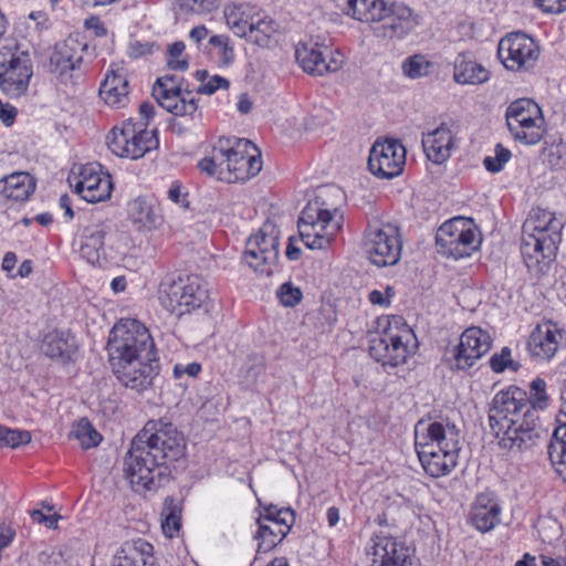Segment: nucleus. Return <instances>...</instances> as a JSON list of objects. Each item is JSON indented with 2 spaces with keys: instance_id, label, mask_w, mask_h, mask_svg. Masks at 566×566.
<instances>
[{
  "instance_id": "nucleus-1",
  "label": "nucleus",
  "mask_w": 566,
  "mask_h": 566,
  "mask_svg": "<svg viewBox=\"0 0 566 566\" xmlns=\"http://www.w3.org/2000/svg\"><path fill=\"white\" fill-rule=\"evenodd\" d=\"M185 455L186 440L176 426L149 420L133 439L124 470L132 484L151 491L169 481V467Z\"/></svg>"
},
{
  "instance_id": "nucleus-2",
  "label": "nucleus",
  "mask_w": 566,
  "mask_h": 566,
  "mask_svg": "<svg viewBox=\"0 0 566 566\" xmlns=\"http://www.w3.org/2000/svg\"><path fill=\"white\" fill-rule=\"evenodd\" d=\"M489 422L503 449L522 450L538 438L537 411L527 392L515 386H510L493 397Z\"/></svg>"
},
{
  "instance_id": "nucleus-3",
  "label": "nucleus",
  "mask_w": 566,
  "mask_h": 566,
  "mask_svg": "<svg viewBox=\"0 0 566 566\" xmlns=\"http://www.w3.org/2000/svg\"><path fill=\"white\" fill-rule=\"evenodd\" d=\"M200 82L196 93L182 88L184 78L178 75L165 74L153 85V96L167 112L178 117H191L198 112L197 94L212 95L219 90H228L230 83L220 75L209 76L206 70L196 72Z\"/></svg>"
},
{
  "instance_id": "nucleus-4",
  "label": "nucleus",
  "mask_w": 566,
  "mask_h": 566,
  "mask_svg": "<svg viewBox=\"0 0 566 566\" xmlns=\"http://www.w3.org/2000/svg\"><path fill=\"white\" fill-rule=\"evenodd\" d=\"M201 172L224 182L245 181L262 170L261 151L256 144H235V147L213 145L210 156L202 158Z\"/></svg>"
},
{
  "instance_id": "nucleus-5",
  "label": "nucleus",
  "mask_w": 566,
  "mask_h": 566,
  "mask_svg": "<svg viewBox=\"0 0 566 566\" xmlns=\"http://www.w3.org/2000/svg\"><path fill=\"white\" fill-rule=\"evenodd\" d=\"M563 221L549 210L535 208L523 224L522 252L536 262L555 256L562 242Z\"/></svg>"
},
{
  "instance_id": "nucleus-6",
  "label": "nucleus",
  "mask_w": 566,
  "mask_h": 566,
  "mask_svg": "<svg viewBox=\"0 0 566 566\" xmlns=\"http://www.w3.org/2000/svg\"><path fill=\"white\" fill-rule=\"evenodd\" d=\"M107 350L109 364L135 358L156 360L155 344L148 329L134 318H123L114 325Z\"/></svg>"
},
{
  "instance_id": "nucleus-7",
  "label": "nucleus",
  "mask_w": 566,
  "mask_h": 566,
  "mask_svg": "<svg viewBox=\"0 0 566 566\" xmlns=\"http://www.w3.org/2000/svg\"><path fill=\"white\" fill-rule=\"evenodd\" d=\"M415 338L413 331L401 317L391 316L382 332L370 339L369 354L385 367H397L407 363Z\"/></svg>"
},
{
  "instance_id": "nucleus-8",
  "label": "nucleus",
  "mask_w": 566,
  "mask_h": 566,
  "mask_svg": "<svg viewBox=\"0 0 566 566\" xmlns=\"http://www.w3.org/2000/svg\"><path fill=\"white\" fill-rule=\"evenodd\" d=\"M33 76V63L28 51L18 44L0 48V90L9 98L23 96Z\"/></svg>"
},
{
  "instance_id": "nucleus-9",
  "label": "nucleus",
  "mask_w": 566,
  "mask_h": 566,
  "mask_svg": "<svg viewBox=\"0 0 566 566\" xmlns=\"http://www.w3.org/2000/svg\"><path fill=\"white\" fill-rule=\"evenodd\" d=\"M364 249L368 260L379 268L397 264L402 250L399 228L389 222L369 223L364 232Z\"/></svg>"
},
{
  "instance_id": "nucleus-10",
  "label": "nucleus",
  "mask_w": 566,
  "mask_h": 566,
  "mask_svg": "<svg viewBox=\"0 0 566 566\" xmlns=\"http://www.w3.org/2000/svg\"><path fill=\"white\" fill-rule=\"evenodd\" d=\"M280 230L272 221L249 237L242 261L254 272L271 275L279 260Z\"/></svg>"
},
{
  "instance_id": "nucleus-11",
  "label": "nucleus",
  "mask_w": 566,
  "mask_h": 566,
  "mask_svg": "<svg viewBox=\"0 0 566 566\" xmlns=\"http://www.w3.org/2000/svg\"><path fill=\"white\" fill-rule=\"evenodd\" d=\"M479 244L476 227L471 219L463 217L444 222L436 234L438 253L455 260L471 255Z\"/></svg>"
},
{
  "instance_id": "nucleus-12",
  "label": "nucleus",
  "mask_w": 566,
  "mask_h": 566,
  "mask_svg": "<svg viewBox=\"0 0 566 566\" xmlns=\"http://www.w3.org/2000/svg\"><path fill=\"white\" fill-rule=\"evenodd\" d=\"M207 298L206 285L196 275L163 284L159 296L160 304L178 317L199 308Z\"/></svg>"
},
{
  "instance_id": "nucleus-13",
  "label": "nucleus",
  "mask_w": 566,
  "mask_h": 566,
  "mask_svg": "<svg viewBox=\"0 0 566 566\" xmlns=\"http://www.w3.org/2000/svg\"><path fill=\"white\" fill-rule=\"evenodd\" d=\"M507 127L515 139L535 143L546 134V122L539 105L531 98L513 101L505 113Z\"/></svg>"
},
{
  "instance_id": "nucleus-14",
  "label": "nucleus",
  "mask_w": 566,
  "mask_h": 566,
  "mask_svg": "<svg viewBox=\"0 0 566 566\" xmlns=\"http://www.w3.org/2000/svg\"><path fill=\"white\" fill-rule=\"evenodd\" d=\"M67 180L75 192L87 202L96 203L111 198L112 178L96 163L73 165Z\"/></svg>"
},
{
  "instance_id": "nucleus-15",
  "label": "nucleus",
  "mask_w": 566,
  "mask_h": 566,
  "mask_svg": "<svg viewBox=\"0 0 566 566\" xmlns=\"http://www.w3.org/2000/svg\"><path fill=\"white\" fill-rule=\"evenodd\" d=\"M295 59L301 69L314 76L336 73L345 64L344 53L336 48L319 42H301L295 49Z\"/></svg>"
},
{
  "instance_id": "nucleus-16",
  "label": "nucleus",
  "mask_w": 566,
  "mask_h": 566,
  "mask_svg": "<svg viewBox=\"0 0 566 566\" xmlns=\"http://www.w3.org/2000/svg\"><path fill=\"white\" fill-rule=\"evenodd\" d=\"M541 48L538 43L522 31L506 34L499 42L497 55L504 67L510 71L520 72L533 69L539 57Z\"/></svg>"
},
{
  "instance_id": "nucleus-17",
  "label": "nucleus",
  "mask_w": 566,
  "mask_h": 566,
  "mask_svg": "<svg viewBox=\"0 0 566 566\" xmlns=\"http://www.w3.org/2000/svg\"><path fill=\"white\" fill-rule=\"evenodd\" d=\"M133 72L127 62L112 61L98 87V96L105 105L114 109L126 108L132 99Z\"/></svg>"
},
{
  "instance_id": "nucleus-18",
  "label": "nucleus",
  "mask_w": 566,
  "mask_h": 566,
  "mask_svg": "<svg viewBox=\"0 0 566 566\" xmlns=\"http://www.w3.org/2000/svg\"><path fill=\"white\" fill-rule=\"evenodd\" d=\"M490 334L480 327L467 328L460 336L459 344L452 349L450 365L454 369H470L476 360L491 349Z\"/></svg>"
},
{
  "instance_id": "nucleus-19",
  "label": "nucleus",
  "mask_w": 566,
  "mask_h": 566,
  "mask_svg": "<svg viewBox=\"0 0 566 566\" xmlns=\"http://www.w3.org/2000/svg\"><path fill=\"white\" fill-rule=\"evenodd\" d=\"M565 331L554 321H544L531 332L527 350L536 361H551L563 348Z\"/></svg>"
},
{
  "instance_id": "nucleus-20",
  "label": "nucleus",
  "mask_w": 566,
  "mask_h": 566,
  "mask_svg": "<svg viewBox=\"0 0 566 566\" xmlns=\"http://www.w3.org/2000/svg\"><path fill=\"white\" fill-rule=\"evenodd\" d=\"M403 144H373L368 157L369 171L384 179L399 176L406 165Z\"/></svg>"
},
{
  "instance_id": "nucleus-21",
  "label": "nucleus",
  "mask_w": 566,
  "mask_h": 566,
  "mask_svg": "<svg viewBox=\"0 0 566 566\" xmlns=\"http://www.w3.org/2000/svg\"><path fill=\"white\" fill-rule=\"evenodd\" d=\"M156 360L146 358L127 359L111 364L117 379L127 388L143 392L153 386L154 378L158 375Z\"/></svg>"
},
{
  "instance_id": "nucleus-22",
  "label": "nucleus",
  "mask_w": 566,
  "mask_h": 566,
  "mask_svg": "<svg viewBox=\"0 0 566 566\" xmlns=\"http://www.w3.org/2000/svg\"><path fill=\"white\" fill-rule=\"evenodd\" d=\"M306 210H302L297 227L301 240L311 250H323L331 245L342 229L339 220H331L317 216L306 218Z\"/></svg>"
},
{
  "instance_id": "nucleus-23",
  "label": "nucleus",
  "mask_w": 566,
  "mask_h": 566,
  "mask_svg": "<svg viewBox=\"0 0 566 566\" xmlns=\"http://www.w3.org/2000/svg\"><path fill=\"white\" fill-rule=\"evenodd\" d=\"M448 442L443 451L434 452L430 444L422 447V454L419 457L421 465L427 474L432 478L448 475L457 465L458 453L460 450L459 441L448 437Z\"/></svg>"
},
{
  "instance_id": "nucleus-24",
  "label": "nucleus",
  "mask_w": 566,
  "mask_h": 566,
  "mask_svg": "<svg viewBox=\"0 0 566 566\" xmlns=\"http://www.w3.org/2000/svg\"><path fill=\"white\" fill-rule=\"evenodd\" d=\"M448 437H452L454 441H459V432L453 424H443L434 421L426 423L419 421L415 428V446L418 458L422 454V447L430 444L434 452H441L448 442Z\"/></svg>"
},
{
  "instance_id": "nucleus-25",
  "label": "nucleus",
  "mask_w": 566,
  "mask_h": 566,
  "mask_svg": "<svg viewBox=\"0 0 566 566\" xmlns=\"http://www.w3.org/2000/svg\"><path fill=\"white\" fill-rule=\"evenodd\" d=\"M343 191L334 186L321 187L316 190L315 196L311 199L303 210H306V218H317V216L331 220H339L342 222V214L339 207L343 202Z\"/></svg>"
},
{
  "instance_id": "nucleus-26",
  "label": "nucleus",
  "mask_w": 566,
  "mask_h": 566,
  "mask_svg": "<svg viewBox=\"0 0 566 566\" xmlns=\"http://www.w3.org/2000/svg\"><path fill=\"white\" fill-rule=\"evenodd\" d=\"M411 566L409 548L390 536H376L370 566Z\"/></svg>"
},
{
  "instance_id": "nucleus-27",
  "label": "nucleus",
  "mask_w": 566,
  "mask_h": 566,
  "mask_svg": "<svg viewBox=\"0 0 566 566\" xmlns=\"http://www.w3.org/2000/svg\"><path fill=\"white\" fill-rule=\"evenodd\" d=\"M334 2L343 14L369 24L385 20L389 4L385 0H334Z\"/></svg>"
},
{
  "instance_id": "nucleus-28",
  "label": "nucleus",
  "mask_w": 566,
  "mask_h": 566,
  "mask_svg": "<svg viewBox=\"0 0 566 566\" xmlns=\"http://www.w3.org/2000/svg\"><path fill=\"white\" fill-rule=\"evenodd\" d=\"M334 2L343 14L369 24L385 20L389 4L385 0H334Z\"/></svg>"
},
{
  "instance_id": "nucleus-29",
  "label": "nucleus",
  "mask_w": 566,
  "mask_h": 566,
  "mask_svg": "<svg viewBox=\"0 0 566 566\" xmlns=\"http://www.w3.org/2000/svg\"><path fill=\"white\" fill-rule=\"evenodd\" d=\"M109 231L111 226L104 221L88 224L83 229L78 251L90 264H99L105 259L104 240Z\"/></svg>"
},
{
  "instance_id": "nucleus-30",
  "label": "nucleus",
  "mask_w": 566,
  "mask_h": 566,
  "mask_svg": "<svg viewBox=\"0 0 566 566\" xmlns=\"http://www.w3.org/2000/svg\"><path fill=\"white\" fill-rule=\"evenodd\" d=\"M491 72L470 51L461 52L453 62V80L460 85H480L490 80Z\"/></svg>"
},
{
  "instance_id": "nucleus-31",
  "label": "nucleus",
  "mask_w": 566,
  "mask_h": 566,
  "mask_svg": "<svg viewBox=\"0 0 566 566\" xmlns=\"http://www.w3.org/2000/svg\"><path fill=\"white\" fill-rule=\"evenodd\" d=\"M85 49V44H82L76 39L69 38L56 46L50 59L51 65L61 75L73 71L82 64Z\"/></svg>"
},
{
  "instance_id": "nucleus-32",
  "label": "nucleus",
  "mask_w": 566,
  "mask_h": 566,
  "mask_svg": "<svg viewBox=\"0 0 566 566\" xmlns=\"http://www.w3.org/2000/svg\"><path fill=\"white\" fill-rule=\"evenodd\" d=\"M108 142H158L155 127L147 128L145 122L128 118L115 125L107 135Z\"/></svg>"
},
{
  "instance_id": "nucleus-33",
  "label": "nucleus",
  "mask_w": 566,
  "mask_h": 566,
  "mask_svg": "<svg viewBox=\"0 0 566 566\" xmlns=\"http://www.w3.org/2000/svg\"><path fill=\"white\" fill-rule=\"evenodd\" d=\"M388 12L385 22V27L390 30L391 36L399 39L406 36L419 24V17L409 7L402 3H390L387 7Z\"/></svg>"
},
{
  "instance_id": "nucleus-34",
  "label": "nucleus",
  "mask_w": 566,
  "mask_h": 566,
  "mask_svg": "<svg viewBox=\"0 0 566 566\" xmlns=\"http://www.w3.org/2000/svg\"><path fill=\"white\" fill-rule=\"evenodd\" d=\"M127 216L138 231H151L161 224V217L156 213L151 200L137 197L127 203Z\"/></svg>"
},
{
  "instance_id": "nucleus-35",
  "label": "nucleus",
  "mask_w": 566,
  "mask_h": 566,
  "mask_svg": "<svg viewBox=\"0 0 566 566\" xmlns=\"http://www.w3.org/2000/svg\"><path fill=\"white\" fill-rule=\"evenodd\" d=\"M35 181L27 172H14L0 179V198L25 201L33 193Z\"/></svg>"
},
{
  "instance_id": "nucleus-36",
  "label": "nucleus",
  "mask_w": 566,
  "mask_h": 566,
  "mask_svg": "<svg viewBox=\"0 0 566 566\" xmlns=\"http://www.w3.org/2000/svg\"><path fill=\"white\" fill-rule=\"evenodd\" d=\"M262 9L249 3H233L224 9V18L229 28L238 36L245 34L247 30L253 25Z\"/></svg>"
},
{
  "instance_id": "nucleus-37",
  "label": "nucleus",
  "mask_w": 566,
  "mask_h": 566,
  "mask_svg": "<svg viewBox=\"0 0 566 566\" xmlns=\"http://www.w3.org/2000/svg\"><path fill=\"white\" fill-rule=\"evenodd\" d=\"M277 33L279 24L264 10H262L253 25H251L241 38H245L249 42L261 48H270L276 42Z\"/></svg>"
},
{
  "instance_id": "nucleus-38",
  "label": "nucleus",
  "mask_w": 566,
  "mask_h": 566,
  "mask_svg": "<svg viewBox=\"0 0 566 566\" xmlns=\"http://www.w3.org/2000/svg\"><path fill=\"white\" fill-rule=\"evenodd\" d=\"M500 505L486 496H479L472 506L471 523L480 532H489L500 522Z\"/></svg>"
},
{
  "instance_id": "nucleus-39",
  "label": "nucleus",
  "mask_w": 566,
  "mask_h": 566,
  "mask_svg": "<svg viewBox=\"0 0 566 566\" xmlns=\"http://www.w3.org/2000/svg\"><path fill=\"white\" fill-rule=\"evenodd\" d=\"M75 348L74 339L62 332L49 333L42 343V350L46 356L63 361L71 358Z\"/></svg>"
},
{
  "instance_id": "nucleus-40",
  "label": "nucleus",
  "mask_w": 566,
  "mask_h": 566,
  "mask_svg": "<svg viewBox=\"0 0 566 566\" xmlns=\"http://www.w3.org/2000/svg\"><path fill=\"white\" fill-rule=\"evenodd\" d=\"M259 530L255 538L259 541L258 553H268L275 548L285 537L286 533L276 523L269 521L258 522Z\"/></svg>"
},
{
  "instance_id": "nucleus-41",
  "label": "nucleus",
  "mask_w": 566,
  "mask_h": 566,
  "mask_svg": "<svg viewBox=\"0 0 566 566\" xmlns=\"http://www.w3.org/2000/svg\"><path fill=\"white\" fill-rule=\"evenodd\" d=\"M153 549V545L146 539L137 538L125 542L118 552L133 558L135 563L142 564V566H146V564L154 566Z\"/></svg>"
},
{
  "instance_id": "nucleus-42",
  "label": "nucleus",
  "mask_w": 566,
  "mask_h": 566,
  "mask_svg": "<svg viewBox=\"0 0 566 566\" xmlns=\"http://www.w3.org/2000/svg\"><path fill=\"white\" fill-rule=\"evenodd\" d=\"M161 528L164 534L172 538L178 535L181 527V509L172 497H167L161 512Z\"/></svg>"
},
{
  "instance_id": "nucleus-43",
  "label": "nucleus",
  "mask_w": 566,
  "mask_h": 566,
  "mask_svg": "<svg viewBox=\"0 0 566 566\" xmlns=\"http://www.w3.org/2000/svg\"><path fill=\"white\" fill-rule=\"evenodd\" d=\"M69 437L76 439L83 449L97 447L102 441V436L86 418H82L73 424Z\"/></svg>"
},
{
  "instance_id": "nucleus-44",
  "label": "nucleus",
  "mask_w": 566,
  "mask_h": 566,
  "mask_svg": "<svg viewBox=\"0 0 566 566\" xmlns=\"http://www.w3.org/2000/svg\"><path fill=\"white\" fill-rule=\"evenodd\" d=\"M401 69L407 77L416 80L431 74L433 63L423 54H413L402 62Z\"/></svg>"
},
{
  "instance_id": "nucleus-45",
  "label": "nucleus",
  "mask_w": 566,
  "mask_h": 566,
  "mask_svg": "<svg viewBox=\"0 0 566 566\" xmlns=\"http://www.w3.org/2000/svg\"><path fill=\"white\" fill-rule=\"evenodd\" d=\"M144 145L145 144H108V148L119 158L137 160L158 147V144H155L154 147H145Z\"/></svg>"
},
{
  "instance_id": "nucleus-46",
  "label": "nucleus",
  "mask_w": 566,
  "mask_h": 566,
  "mask_svg": "<svg viewBox=\"0 0 566 566\" xmlns=\"http://www.w3.org/2000/svg\"><path fill=\"white\" fill-rule=\"evenodd\" d=\"M186 45L182 41L170 44L166 52V63L169 70L184 72L189 66L188 56L185 53Z\"/></svg>"
},
{
  "instance_id": "nucleus-47",
  "label": "nucleus",
  "mask_w": 566,
  "mask_h": 566,
  "mask_svg": "<svg viewBox=\"0 0 566 566\" xmlns=\"http://www.w3.org/2000/svg\"><path fill=\"white\" fill-rule=\"evenodd\" d=\"M549 458L556 473L566 482V439H554Z\"/></svg>"
},
{
  "instance_id": "nucleus-48",
  "label": "nucleus",
  "mask_w": 566,
  "mask_h": 566,
  "mask_svg": "<svg viewBox=\"0 0 566 566\" xmlns=\"http://www.w3.org/2000/svg\"><path fill=\"white\" fill-rule=\"evenodd\" d=\"M31 441V433L25 430L10 429L0 426V446L8 448H18L28 444Z\"/></svg>"
},
{
  "instance_id": "nucleus-49",
  "label": "nucleus",
  "mask_w": 566,
  "mask_h": 566,
  "mask_svg": "<svg viewBox=\"0 0 566 566\" xmlns=\"http://www.w3.org/2000/svg\"><path fill=\"white\" fill-rule=\"evenodd\" d=\"M182 11L207 14L219 10L221 0H176Z\"/></svg>"
},
{
  "instance_id": "nucleus-50",
  "label": "nucleus",
  "mask_w": 566,
  "mask_h": 566,
  "mask_svg": "<svg viewBox=\"0 0 566 566\" xmlns=\"http://www.w3.org/2000/svg\"><path fill=\"white\" fill-rule=\"evenodd\" d=\"M490 366L495 373H502L506 368L516 371L520 368V364L512 359L509 347H503L500 353H495L490 359Z\"/></svg>"
},
{
  "instance_id": "nucleus-51",
  "label": "nucleus",
  "mask_w": 566,
  "mask_h": 566,
  "mask_svg": "<svg viewBox=\"0 0 566 566\" xmlns=\"http://www.w3.org/2000/svg\"><path fill=\"white\" fill-rule=\"evenodd\" d=\"M452 145L453 144H420L427 158L437 165L444 163L450 157Z\"/></svg>"
},
{
  "instance_id": "nucleus-52",
  "label": "nucleus",
  "mask_w": 566,
  "mask_h": 566,
  "mask_svg": "<svg viewBox=\"0 0 566 566\" xmlns=\"http://www.w3.org/2000/svg\"><path fill=\"white\" fill-rule=\"evenodd\" d=\"M209 44L218 49V55L224 63H230L234 59V50L230 43V38L224 34L212 35L209 39Z\"/></svg>"
},
{
  "instance_id": "nucleus-53",
  "label": "nucleus",
  "mask_w": 566,
  "mask_h": 566,
  "mask_svg": "<svg viewBox=\"0 0 566 566\" xmlns=\"http://www.w3.org/2000/svg\"><path fill=\"white\" fill-rule=\"evenodd\" d=\"M531 402L534 405L535 411L537 408L543 409L547 406L548 396L546 394V382L542 378H536L531 382Z\"/></svg>"
},
{
  "instance_id": "nucleus-54",
  "label": "nucleus",
  "mask_w": 566,
  "mask_h": 566,
  "mask_svg": "<svg viewBox=\"0 0 566 566\" xmlns=\"http://www.w3.org/2000/svg\"><path fill=\"white\" fill-rule=\"evenodd\" d=\"M277 297L284 306L293 307L302 300V292L291 283H284L277 290Z\"/></svg>"
},
{
  "instance_id": "nucleus-55",
  "label": "nucleus",
  "mask_w": 566,
  "mask_h": 566,
  "mask_svg": "<svg viewBox=\"0 0 566 566\" xmlns=\"http://www.w3.org/2000/svg\"><path fill=\"white\" fill-rule=\"evenodd\" d=\"M457 125L454 122H442L433 130L428 132V136L433 137V142H454Z\"/></svg>"
},
{
  "instance_id": "nucleus-56",
  "label": "nucleus",
  "mask_w": 566,
  "mask_h": 566,
  "mask_svg": "<svg viewBox=\"0 0 566 566\" xmlns=\"http://www.w3.org/2000/svg\"><path fill=\"white\" fill-rule=\"evenodd\" d=\"M497 147V163H494L491 158H484L483 165L485 169L492 174L499 172L502 170L504 164H506L511 159V151L506 148L502 147V144H496Z\"/></svg>"
},
{
  "instance_id": "nucleus-57",
  "label": "nucleus",
  "mask_w": 566,
  "mask_h": 566,
  "mask_svg": "<svg viewBox=\"0 0 566 566\" xmlns=\"http://www.w3.org/2000/svg\"><path fill=\"white\" fill-rule=\"evenodd\" d=\"M534 6L545 14H560L566 11V0H534Z\"/></svg>"
},
{
  "instance_id": "nucleus-58",
  "label": "nucleus",
  "mask_w": 566,
  "mask_h": 566,
  "mask_svg": "<svg viewBox=\"0 0 566 566\" xmlns=\"http://www.w3.org/2000/svg\"><path fill=\"white\" fill-rule=\"evenodd\" d=\"M539 533L543 539L554 542L562 535V526L556 520H546L539 523Z\"/></svg>"
},
{
  "instance_id": "nucleus-59",
  "label": "nucleus",
  "mask_w": 566,
  "mask_h": 566,
  "mask_svg": "<svg viewBox=\"0 0 566 566\" xmlns=\"http://www.w3.org/2000/svg\"><path fill=\"white\" fill-rule=\"evenodd\" d=\"M270 521L276 523L282 531L289 534L295 522L294 511L291 509H280V511L275 513V517L270 518Z\"/></svg>"
},
{
  "instance_id": "nucleus-60",
  "label": "nucleus",
  "mask_w": 566,
  "mask_h": 566,
  "mask_svg": "<svg viewBox=\"0 0 566 566\" xmlns=\"http://www.w3.org/2000/svg\"><path fill=\"white\" fill-rule=\"evenodd\" d=\"M544 153L552 166H558L566 155V144H547L544 148Z\"/></svg>"
},
{
  "instance_id": "nucleus-61",
  "label": "nucleus",
  "mask_w": 566,
  "mask_h": 566,
  "mask_svg": "<svg viewBox=\"0 0 566 566\" xmlns=\"http://www.w3.org/2000/svg\"><path fill=\"white\" fill-rule=\"evenodd\" d=\"M560 399V413L559 418L557 419L558 426L553 433L554 439H566V388L562 390Z\"/></svg>"
},
{
  "instance_id": "nucleus-62",
  "label": "nucleus",
  "mask_w": 566,
  "mask_h": 566,
  "mask_svg": "<svg viewBox=\"0 0 566 566\" xmlns=\"http://www.w3.org/2000/svg\"><path fill=\"white\" fill-rule=\"evenodd\" d=\"M394 294V289L390 286H387L385 292L374 290L369 293V301L374 305L388 306Z\"/></svg>"
},
{
  "instance_id": "nucleus-63",
  "label": "nucleus",
  "mask_w": 566,
  "mask_h": 566,
  "mask_svg": "<svg viewBox=\"0 0 566 566\" xmlns=\"http://www.w3.org/2000/svg\"><path fill=\"white\" fill-rule=\"evenodd\" d=\"M31 517L34 522H36L39 524H45L46 527L53 528V530L57 528V522L61 518V516L59 514L54 513L52 515H45L40 510H33L31 512Z\"/></svg>"
},
{
  "instance_id": "nucleus-64",
  "label": "nucleus",
  "mask_w": 566,
  "mask_h": 566,
  "mask_svg": "<svg viewBox=\"0 0 566 566\" xmlns=\"http://www.w3.org/2000/svg\"><path fill=\"white\" fill-rule=\"evenodd\" d=\"M84 27L86 30L92 31L97 38H102L107 34V30L98 15H91L86 18Z\"/></svg>"
}]
</instances>
